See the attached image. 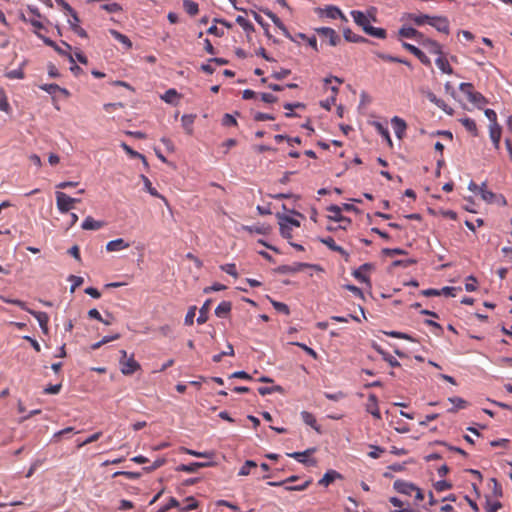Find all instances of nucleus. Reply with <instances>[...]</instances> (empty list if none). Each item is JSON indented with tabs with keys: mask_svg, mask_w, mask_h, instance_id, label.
<instances>
[{
	"mask_svg": "<svg viewBox=\"0 0 512 512\" xmlns=\"http://www.w3.org/2000/svg\"><path fill=\"white\" fill-rule=\"evenodd\" d=\"M459 89L466 95L468 101L478 108H482V106L488 102L480 92L474 90V86L471 83H461Z\"/></svg>",
	"mask_w": 512,
	"mask_h": 512,
	"instance_id": "obj_1",
	"label": "nucleus"
},
{
	"mask_svg": "<svg viewBox=\"0 0 512 512\" xmlns=\"http://www.w3.org/2000/svg\"><path fill=\"white\" fill-rule=\"evenodd\" d=\"M122 357L119 360L120 370L122 374L128 376L132 375L136 371L140 370V364L134 359V356L131 355L128 357L127 352L125 350L120 351Z\"/></svg>",
	"mask_w": 512,
	"mask_h": 512,
	"instance_id": "obj_2",
	"label": "nucleus"
},
{
	"mask_svg": "<svg viewBox=\"0 0 512 512\" xmlns=\"http://www.w3.org/2000/svg\"><path fill=\"white\" fill-rule=\"evenodd\" d=\"M55 196L57 209L62 214L69 212L76 203L80 202V199L72 198L66 193L60 191H57Z\"/></svg>",
	"mask_w": 512,
	"mask_h": 512,
	"instance_id": "obj_3",
	"label": "nucleus"
},
{
	"mask_svg": "<svg viewBox=\"0 0 512 512\" xmlns=\"http://www.w3.org/2000/svg\"><path fill=\"white\" fill-rule=\"evenodd\" d=\"M36 35L41 38L47 46L52 47L59 55L66 56L69 61L74 64L75 60L73 55L69 52L71 50V46L68 43L62 41V45L65 46V49H63L50 38L43 36L40 32H36Z\"/></svg>",
	"mask_w": 512,
	"mask_h": 512,
	"instance_id": "obj_4",
	"label": "nucleus"
},
{
	"mask_svg": "<svg viewBox=\"0 0 512 512\" xmlns=\"http://www.w3.org/2000/svg\"><path fill=\"white\" fill-rule=\"evenodd\" d=\"M315 32L326 38L328 40L329 45L331 46H337L341 42L340 36L337 34V32L330 28V27H319L315 28Z\"/></svg>",
	"mask_w": 512,
	"mask_h": 512,
	"instance_id": "obj_5",
	"label": "nucleus"
},
{
	"mask_svg": "<svg viewBox=\"0 0 512 512\" xmlns=\"http://www.w3.org/2000/svg\"><path fill=\"white\" fill-rule=\"evenodd\" d=\"M317 12L321 17H326V18H330V19L340 18L343 21H347V18L342 13V11L337 6H334V5H328L324 8H319L317 10Z\"/></svg>",
	"mask_w": 512,
	"mask_h": 512,
	"instance_id": "obj_6",
	"label": "nucleus"
},
{
	"mask_svg": "<svg viewBox=\"0 0 512 512\" xmlns=\"http://www.w3.org/2000/svg\"><path fill=\"white\" fill-rule=\"evenodd\" d=\"M428 24L434 27L439 32L448 34L449 33V21L446 17L442 16H430Z\"/></svg>",
	"mask_w": 512,
	"mask_h": 512,
	"instance_id": "obj_7",
	"label": "nucleus"
},
{
	"mask_svg": "<svg viewBox=\"0 0 512 512\" xmlns=\"http://www.w3.org/2000/svg\"><path fill=\"white\" fill-rule=\"evenodd\" d=\"M320 242L326 245L330 250L339 253L346 262L349 261L350 255L349 253L343 249L341 246L337 245L335 240L332 237L321 238Z\"/></svg>",
	"mask_w": 512,
	"mask_h": 512,
	"instance_id": "obj_8",
	"label": "nucleus"
},
{
	"mask_svg": "<svg viewBox=\"0 0 512 512\" xmlns=\"http://www.w3.org/2000/svg\"><path fill=\"white\" fill-rule=\"evenodd\" d=\"M27 312L29 314L33 315L37 319L42 332L44 334H48V332H49V328H48L49 316H48V314L46 312L35 311L30 308L28 309Z\"/></svg>",
	"mask_w": 512,
	"mask_h": 512,
	"instance_id": "obj_9",
	"label": "nucleus"
},
{
	"mask_svg": "<svg viewBox=\"0 0 512 512\" xmlns=\"http://www.w3.org/2000/svg\"><path fill=\"white\" fill-rule=\"evenodd\" d=\"M366 411L374 418L381 419V413L378 406V398L375 394H369L368 402L366 404Z\"/></svg>",
	"mask_w": 512,
	"mask_h": 512,
	"instance_id": "obj_10",
	"label": "nucleus"
},
{
	"mask_svg": "<svg viewBox=\"0 0 512 512\" xmlns=\"http://www.w3.org/2000/svg\"><path fill=\"white\" fill-rule=\"evenodd\" d=\"M393 488L401 494L405 495H411L414 490L416 489V486L413 483L404 481V480H396L393 483Z\"/></svg>",
	"mask_w": 512,
	"mask_h": 512,
	"instance_id": "obj_11",
	"label": "nucleus"
},
{
	"mask_svg": "<svg viewBox=\"0 0 512 512\" xmlns=\"http://www.w3.org/2000/svg\"><path fill=\"white\" fill-rule=\"evenodd\" d=\"M315 451H316L315 448H309L303 452H293V453H288L287 455L291 458H294L295 460H297L300 463L314 465L316 463V461L315 460H307V457L309 455L313 454Z\"/></svg>",
	"mask_w": 512,
	"mask_h": 512,
	"instance_id": "obj_12",
	"label": "nucleus"
},
{
	"mask_svg": "<svg viewBox=\"0 0 512 512\" xmlns=\"http://www.w3.org/2000/svg\"><path fill=\"white\" fill-rule=\"evenodd\" d=\"M391 123H392L393 129H394V132H395V135L397 136V138L402 139V137L404 136L405 131L407 129L406 122L402 118H400L398 116H394L391 119Z\"/></svg>",
	"mask_w": 512,
	"mask_h": 512,
	"instance_id": "obj_13",
	"label": "nucleus"
},
{
	"mask_svg": "<svg viewBox=\"0 0 512 512\" xmlns=\"http://www.w3.org/2000/svg\"><path fill=\"white\" fill-rule=\"evenodd\" d=\"M130 247V243L126 242L123 238H118L112 241H109L106 244V250L108 252H116L127 249Z\"/></svg>",
	"mask_w": 512,
	"mask_h": 512,
	"instance_id": "obj_14",
	"label": "nucleus"
},
{
	"mask_svg": "<svg viewBox=\"0 0 512 512\" xmlns=\"http://www.w3.org/2000/svg\"><path fill=\"white\" fill-rule=\"evenodd\" d=\"M327 210L331 213V215L329 216L331 220H334L336 222H343L346 224L351 223V220L349 218L342 215L341 208L339 206L331 205L328 207Z\"/></svg>",
	"mask_w": 512,
	"mask_h": 512,
	"instance_id": "obj_15",
	"label": "nucleus"
},
{
	"mask_svg": "<svg viewBox=\"0 0 512 512\" xmlns=\"http://www.w3.org/2000/svg\"><path fill=\"white\" fill-rule=\"evenodd\" d=\"M210 465L211 463L193 462L190 464H181L176 468V470L186 473H195L198 469L208 467Z\"/></svg>",
	"mask_w": 512,
	"mask_h": 512,
	"instance_id": "obj_16",
	"label": "nucleus"
},
{
	"mask_svg": "<svg viewBox=\"0 0 512 512\" xmlns=\"http://www.w3.org/2000/svg\"><path fill=\"white\" fill-rule=\"evenodd\" d=\"M502 129L499 124H494L489 126V135L493 142L495 149H499L500 147V139H501Z\"/></svg>",
	"mask_w": 512,
	"mask_h": 512,
	"instance_id": "obj_17",
	"label": "nucleus"
},
{
	"mask_svg": "<svg viewBox=\"0 0 512 512\" xmlns=\"http://www.w3.org/2000/svg\"><path fill=\"white\" fill-rule=\"evenodd\" d=\"M105 223L103 221L95 220L93 217L88 216L82 222L83 230H99L104 227Z\"/></svg>",
	"mask_w": 512,
	"mask_h": 512,
	"instance_id": "obj_18",
	"label": "nucleus"
},
{
	"mask_svg": "<svg viewBox=\"0 0 512 512\" xmlns=\"http://www.w3.org/2000/svg\"><path fill=\"white\" fill-rule=\"evenodd\" d=\"M351 16L354 20V22L359 25L360 27H362V29L365 31V27H369L370 26V21L369 19L367 18V16L361 12V11H357V10H353L351 11Z\"/></svg>",
	"mask_w": 512,
	"mask_h": 512,
	"instance_id": "obj_19",
	"label": "nucleus"
},
{
	"mask_svg": "<svg viewBox=\"0 0 512 512\" xmlns=\"http://www.w3.org/2000/svg\"><path fill=\"white\" fill-rule=\"evenodd\" d=\"M448 401L453 404V407L447 410L448 413H456L458 410L465 409L468 402L460 397H449Z\"/></svg>",
	"mask_w": 512,
	"mask_h": 512,
	"instance_id": "obj_20",
	"label": "nucleus"
},
{
	"mask_svg": "<svg viewBox=\"0 0 512 512\" xmlns=\"http://www.w3.org/2000/svg\"><path fill=\"white\" fill-rule=\"evenodd\" d=\"M421 45H423L425 48L428 49V51L432 54H436V55H442L443 54V51H442V47L441 45L436 42L435 40H432V39H424L422 42H421Z\"/></svg>",
	"mask_w": 512,
	"mask_h": 512,
	"instance_id": "obj_21",
	"label": "nucleus"
},
{
	"mask_svg": "<svg viewBox=\"0 0 512 512\" xmlns=\"http://www.w3.org/2000/svg\"><path fill=\"white\" fill-rule=\"evenodd\" d=\"M232 309L230 301H222L215 309V315L219 318H226Z\"/></svg>",
	"mask_w": 512,
	"mask_h": 512,
	"instance_id": "obj_22",
	"label": "nucleus"
},
{
	"mask_svg": "<svg viewBox=\"0 0 512 512\" xmlns=\"http://www.w3.org/2000/svg\"><path fill=\"white\" fill-rule=\"evenodd\" d=\"M212 300L208 299L204 302L199 310V316L197 318L198 324H204L208 320V313L211 307Z\"/></svg>",
	"mask_w": 512,
	"mask_h": 512,
	"instance_id": "obj_23",
	"label": "nucleus"
},
{
	"mask_svg": "<svg viewBox=\"0 0 512 512\" xmlns=\"http://www.w3.org/2000/svg\"><path fill=\"white\" fill-rule=\"evenodd\" d=\"M436 66L445 74H452L453 69L450 66L446 57L442 55H438V58L435 60Z\"/></svg>",
	"mask_w": 512,
	"mask_h": 512,
	"instance_id": "obj_24",
	"label": "nucleus"
},
{
	"mask_svg": "<svg viewBox=\"0 0 512 512\" xmlns=\"http://www.w3.org/2000/svg\"><path fill=\"white\" fill-rule=\"evenodd\" d=\"M266 15L271 19V21L275 24V26L278 27L283 32V34L287 38L293 40V38L290 35L288 29L286 28V26L283 24V22L280 20V18L278 16H276L272 12H268V13H266Z\"/></svg>",
	"mask_w": 512,
	"mask_h": 512,
	"instance_id": "obj_25",
	"label": "nucleus"
},
{
	"mask_svg": "<svg viewBox=\"0 0 512 512\" xmlns=\"http://www.w3.org/2000/svg\"><path fill=\"white\" fill-rule=\"evenodd\" d=\"M337 478H341V475L335 470H329L319 480V485L328 486Z\"/></svg>",
	"mask_w": 512,
	"mask_h": 512,
	"instance_id": "obj_26",
	"label": "nucleus"
},
{
	"mask_svg": "<svg viewBox=\"0 0 512 512\" xmlns=\"http://www.w3.org/2000/svg\"><path fill=\"white\" fill-rule=\"evenodd\" d=\"M399 35L403 38H409V39H414L415 37H422V33L419 32L418 30H416L415 28L405 27V26H403L399 30Z\"/></svg>",
	"mask_w": 512,
	"mask_h": 512,
	"instance_id": "obj_27",
	"label": "nucleus"
},
{
	"mask_svg": "<svg viewBox=\"0 0 512 512\" xmlns=\"http://www.w3.org/2000/svg\"><path fill=\"white\" fill-rule=\"evenodd\" d=\"M407 18L408 20L412 21L415 25L422 26L426 23L428 24L430 16L425 14L410 13L408 14Z\"/></svg>",
	"mask_w": 512,
	"mask_h": 512,
	"instance_id": "obj_28",
	"label": "nucleus"
},
{
	"mask_svg": "<svg viewBox=\"0 0 512 512\" xmlns=\"http://www.w3.org/2000/svg\"><path fill=\"white\" fill-rule=\"evenodd\" d=\"M183 9L190 16H195L199 12L198 4L192 0H183Z\"/></svg>",
	"mask_w": 512,
	"mask_h": 512,
	"instance_id": "obj_29",
	"label": "nucleus"
},
{
	"mask_svg": "<svg viewBox=\"0 0 512 512\" xmlns=\"http://www.w3.org/2000/svg\"><path fill=\"white\" fill-rule=\"evenodd\" d=\"M141 179L143 180L145 190L150 195L165 200V198L161 194H159L158 191L152 186V183L148 177H146L145 175H141Z\"/></svg>",
	"mask_w": 512,
	"mask_h": 512,
	"instance_id": "obj_30",
	"label": "nucleus"
},
{
	"mask_svg": "<svg viewBox=\"0 0 512 512\" xmlns=\"http://www.w3.org/2000/svg\"><path fill=\"white\" fill-rule=\"evenodd\" d=\"M109 32L116 40L124 44L127 49H130L132 47V42L126 35L120 33L115 29H110Z\"/></svg>",
	"mask_w": 512,
	"mask_h": 512,
	"instance_id": "obj_31",
	"label": "nucleus"
},
{
	"mask_svg": "<svg viewBox=\"0 0 512 512\" xmlns=\"http://www.w3.org/2000/svg\"><path fill=\"white\" fill-rule=\"evenodd\" d=\"M122 149L132 158H139L142 160L145 166H148L147 160L144 155L139 152L133 150L130 146H128L125 142L121 143Z\"/></svg>",
	"mask_w": 512,
	"mask_h": 512,
	"instance_id": "obj_32",
	"label": "nucleus"
},
{
	"mask_svg": "<svg viewBox=\"0 0 512 512\" xmlns=\"http://www.w3.org/2000/svg\"><path fill=\"white\" fill-rule=\"evenodd\" d=\"M365 33H367L370 36L379 38V39H384L386 37L385 29L373 27L371 25L369 27H365Z\"/></svg>",
	"mask_w": 512,
	"mask_h": 512,
	"instance_id": "obj_33",
	"label": "nucleus"
},
{
	"mask_svg": "<svg viewBox=\"0 0 512 512\" xmlns=\"http://www.w3.org/2000/svg\"><path fill=\"white\" fill-rule=\"evenodd\" d=\"M343 35H344L345 40L348 42L361 43V42L367 41L366 38L353 33L350 29L344 30Z\"/></svg>",
	"mask_w": 512,
	"mask_h": 512,
	"instance_id": "obj_34",
	"label": "nucleus"
},
{
	"mask_svg": "<svg viewBox=\"0 0 512 512\" xmlns=\"http://www.w3.org/2000/svg\"><path fill=\"white\" fill-rule=\"evenodd\" d=\"M195 115H183L181 118L182 126L188 134L193 132V123Z\"/></svg>",
	"mask_w": 512,
	"mask_h": 512,
	"instance_id": "obj_35",
	"label": "nucleus"
},
{
	"mask_svg": "<svg viewBox=\"0 0 512 512\" xmlns=\"http://www.w3.org/2000/svg\"><path fill=\"white\" fill-rule=\"evenodd\" d=\"M479 193L481 194L482 199L488 203L494 202L495 199L498 197L495 193L486 189V183L481 184Z\"/></svg>",
	"mask_w": 512,
	"mask_h": 512,
	"instance_id": "obj_36",
	"label": "nucleus"
},
{
	"mask_svg": "<svg viewBox=\"0 0 512 512\" xmlns=\"http://www.w3.org/2000/svg\"><path fill=\"white\" fill-rule=\"evenodd\" d=\"M460 122L466 128V130L469 131L473 136L478 135L477 125L473 119L464 118V119H461Z\"/></svg>",
	"mask_w": 512,
	"mask_h": 512,
	"instance_id": "obj_37",
	"label": "nucleus"
},
{
	"mask_svg": "<svg viewBox=\"0 0 512 512\" xmlns=\"http://www.w3.org/2000/svg\"><path fill=\"white\" fill-rule=\"evenodd\" d=\"M236 23L240 25L246 33L254 32L253 24L245 17L239 15L236 17Z\"/></svg>",
	"mask_w": 512,
	"mask_h": 512,
	"instance_id": "obj_38",
	"label": "nucleus"
},
{
	"mask_svg": "<svg viewBox=\"0 0 512 512\" xmlns=\"http://www.w3.org/2000/svg\"><path fill=\"white\" fill-rule=\"evenodd\" d=\"M374 127L376 128L377 132L387 141V143L390 146H392V140H391L388 129L379 122H375Z\"/></svg>",
	"mask_w": 512,
	"mask_h": 512,
	"instance_id": "obj_39",
	"label": "nucleus"
},
{
	"mask_svg": "<svg viewBox=\"0 0 512 512\" xmlns=\"http://www.w3.org/2000/svg\"><path fill=\"white\" fill-rule=\"evenodd\" d=\"M0 110L5 112V113H10L11 112V107H10V104L8 102L7 95H6L5 91L1 87H0Z\"/></svg>",
	"mask_w": 512,
	"mask_h": 512,
	"instance_id": "obj_40",
	"label": "nucleus"
},
{
	"mask_svg": "<svg viewBox=\"0 0 512 512\" xmlns=\"http://www.w3.org/2000/svg\"><path fill=\"white\" fill-rule=\"evenodd\" d=\"M301 416H302V419L304 421L305 424L311 426L312 428H314L315 430H319V428L317 427V421H316V418L313 416V414L307 412V411H303L301 413Z\"/></svg>",
	"mask_w": 512,
	"mask_h": 512,
	"instance_id": "obj_41",
	"label": "nucleus"
},
{
	"mask_svg": "<svg viewBox=\"0 0 512 512\" xmlns=\"http://www.w3.org/2000/svg\"><path fill=\"white\" fill-rule=\"evenodd\" d=\"M369 266H370L369 264H363V265H361L357 270H355V271L353 272V276H354L357 280H359V281H361V282H368V281H369V279H368V277L364 274V271H365V270H367V269L369 268Z\"/></svg>",
	"mask_w": 512,
	"mask_h": 512,
	"instance_id": "obj_42",
	"label": "nucleus"
},
{
	"mask_svg": "<svg viewBox=\"0 0 512 512\" xmlns=\"http://www.w3.org/2000/svg\"><path fill=\"white\" fill-rule=\"evenodd\" d=\"M256 467H257V463L255 461L247 460V461H245L243 466L240 468L238 475L247 476L250 474V469L256 468Z\"/></svg>",
	"mask_w": 512,
	"mask_h": 512,
	"instance_id": "obj_43",
	"label": "nucleus"
},
{
	"mask_svg": "<svg viewBox=\"0 0 512 512\" xmlns=\"http://www.w3.org/2000/svg\"><path fill=\"white\" fill-rule=\"evenodd\" d=\"M0 300H2L5 303H8V304L16 305V306L20 307L21 309H23L26 312L29 309V307H27V305H26V303L24 301H21V300H18V299H9V298L1 295L0 296Z\"/></svg>",
	"mask_w": 512,
	"mask_h": 512,
	"instance_id": "obj_44",
	"label": "nucleus"
},
{
	"mask_svg": "<svg viewBox=\"0 0 512 512\" xmlns=\"http://www.w3.org/2000/svg\"><path fill=\"white\" fill-rule=\"evenodd\" d=\"M280 233L285 238L290 240L292 238V227L285 222H279Z\"/></svg>",
	"mask_w": 512,
	"mask_h": 512,
	"instance_id": "obj_45",
	"label": "nucleus"
},
{
	"mask_svg": "<svg viewBox=\"0 0 512 512\" xmlns=\"http://www.w3.org/2000/svg\"><path fill=\"white\" fill-rule=\"evenodd\" d=\"M220 269L224 271L225 273L233 276L234 278L238 277L236 265L234 263H227L220 266Z\"/></svg>",
	"mask_w": 512,
	"mask_h": 512,
	"instance_id": "obj_46",
	"label": "nucleus"
},
{
	"mask_svg": "<svg viewBox=\"0 0 512 512\" xmlns=\"http://www.w3.org/2000/svg\"><path fill=\"white\" fill-rule=\"evenodd\" d=\"M179 97V94L175 89H169L165 92V94L161 97L167 103H174L175 99Z\"/></svg>",
	"mask_w": 512,
	"mask_h": 512,
	"instance_id": "obj_47",
	"label": "nucleus"
},
{
	"mask_svg": "<svg viewBox=\"0 0 512 512\" xmlns=\"http://www.w3.org/2000/svg\"><path fill=\"white\" fill-rule=\"evenodd\" d=\"M279 222H285L290 225V227H300V222L292 217L286 215H278Z\"/></svg>",
	"mask_w": 512,
	"mask_h": 512,
	"instance_id": "obj_48",
	"label": "nucleus"
},
{
	"mask_svg": "<svg viewBox=\"0 0 512 512\" xmlns=\"http://www.w3.org/2000/svg\"><path fill=\"white\" fill-rule=\"evenodd\" d=\"M226 355H228V356H233L234 355V349H233V346L231 344H228V351H223V352H221L219 354L214 355L213 356V361L215 363H218Z\"/></svg>",
	"mask_w": 512,
	"mask_h": 512,
	"instance_id": "obj_49",
	"label": "nucleus"
},
{
	"mask_svg": "<svg viewBox=\"0 0 512 512\" xmlns=\"http://www.w3.org/2000/svg\"><path fill=\"white\" fill-rule=\"evenodd\" d=\"M271 303L275 310H277L278 312L284 313L286 315H289L290 310H289V307L285 303L274 301V300H272Z\"/></svg>",
	"mask_w": 512,
	"mask_h": 512,
	"instance_id": "obj_50",
	"label": "nucleus"
},
{
	"mask_svg": "<svg viewBox=\"0 0 512 512\" xmlns=\"http://www.w3.org/2000/svg\"><path fill=\"white\" fill-rule=\"evenodd\" d=\"M196 314V306H191L185 316V325L191 326L194 323V317Z\"/></svg>",
	"mask_w": 512,
	"mask_h": 512,
	"instance_id": "obj_51",
	"label": "nucleus"
},
{
	"mask_svg": "<svg viewBox=\"0 0 512 512\" xmlns=\"http://www.w3.org/2000/svg\"><path fill=\"white\" fill-rule=\"evenodd\" d=\"M425 324L432 327L433 334L440 336L443 333V328L439 323H437L433 320H425Z\"/></svg>",
	"mask_w": 512,
	"mask_h": 512,
	"instance_id": "obj_52",
	"label": "nucleus"
},
{
	"mask_svg": "<svg viewBox=\"0 0 512 512\" xmlns=\"http://www.w3.org/2000/svg\"><path fill=\"white\" fill-rule=\"evenodd\" d=\"M183 451L189 455L200 457V458H212L213 454L211 452H198L195 450H191L188 448H184Z\"/></svg>",
	"mask_w": 512,
	"mask_h": 512,
	"instance_id": "obj_53",
	"label": "nucleus"
},
{
	"mask_svg": "<svg viewBox=\"0 0 512 512\" xmlns=\"http://www.w3.org/2000/svg\"><path fill=\"white\" fill-rule=\"evenodd\" d=\"M383 254L389 257H393L395 255H404L407 254V252L400 248H385L383 249Z\"/></svg>",
	"mask_w": 512,
	"mask_h": 512,
	"instance_id": "obj_54",
	"label": "nucleus"
},
{
	"mask_svg": "<svg viewBox=\"0 0 512 512\" xmlns=\"http://www.w3.org/2000/svg\"><path fill=\"white\" fill-rule=\"evenodd\" d=\"M502 507L499 501H487L485 505V512H497Z\"/></svg>",
	"mask_w": 512,
	"mask_h": 512,
	"instance_id": "obj_55",
	"label": "nucleus"
},
{
	"mask_svg": "<svg viewBox=\"0 0 512 512\" xmlns=\"http://www.w3.org/2000/svg\"><path fill=\"white\" fill-rule=\"evenodd\" d=\"M370 448L372 450L368 453V456L373 459L379 458L385 452V449L380 446L371 445Z\"/></svg>",
	"mask_w": 512,
	"mask_h": 512,
	"instance_id": "obj_56",
	"label": "nucleus"
},
{
	"mask_svg": "<svg viewBox=\"0 0 512 512\" xmlns=\"http://www.w3.org/2000/svg\"><path fill=\"white\" fill-rule=\"evenodd\" d=\"M476 283H477V280L474 276H468L466 278V282H465L466 291H468V292L475 291L477 288Z\"/></svg>",
	"mask_w": 512,
	"mask_h": 512,
	"instance_id": "obj_57",
	"label": "nucleus"
},
{
	"mask_svg": "<svg viewBox=\"0 0 512 512\" xmlns=\"http://www.w3.org/2000/svg\"><path fill=\"white\" fill-rule=\"evenodd\" d=\"M69 281L72 282L70 291L73 293L75 289L83 284V278L80 276L71 275Z\"/></svg>",
	"mask_w": 512,
	"mask_h": 512,
	"instance_id": "obj_58",
	"label": "nucleus"
},
{
	"mask_svg": "<svg viewBox=\"0 0 512 512\" xmlns=\"http://www.w3.org/2000/svg\"><path fill=\"white\" fill-rule=\"evenodd\" d=\"M101 436H102V432H100V431L92 434L91 436L86 438L83 442L79 443L78 448H81L87 444L97 441Z\"/></svg>",
	"mask_w": 512,
	"mask_h": 512,
	"instance_id": "obj_59",
	"label": "nucleus"
},
{
	"mask_svg": "<svg viewBox=\"0 0 512 512\" xmlns=\"http://www.w3.org/2000/svg\"><path fill=\"white\" fill-rule=\"evenodd\" d=\"M324 396L329 400L339 401L341 399H344L346 397V394L342 391H338L336 393L325 392Z\"/></svg>",
	"mask_w": 512,
	"mask_h": 512,
	"instance_id": "obj_60",
	"label": "nucleus"
},
{
	"mask_svg": "<svg viewBox=\"0 0 512 512\" xmlns=\"http://www.w3.org/2000/svg\"><path fill=\"white\" fill-rule=\"evenodd\" d=\"M102 9H104L105 11H107L109 13H116V12L121 11L122 8L118 3L114 2V3L102 5Z\"/></svg>",
	"mask_w": 512,
	"mask_h": 512,
	"instance_id": "obj_61",
	"label": "nucleus"
},
{
	"mask_svg": "<svg viewBox=\"0 0 512 512\" xmlns=\"http://www.w3.org/2000/svg\"><path fill=\"white\" fill-rule=\"evenodd\" d=\"M434 487L437 491L443 492V491L450 489L452 487V485L445 480H440L434 484Z\"/></svg>",
	"mask_w": 512,
	"mask_h": 512,
	"instance_id": "obj_62",
	"label": "nucleus"
},
{
	"mask_svg": "<svg viewBox=\"0 0 512 512\" xmlns=\"http://www.w3.org/2000/svg\"><path fill=\"white\" fill-rule=\"evenodd\" d=\"M6 77H8L9 79H23L24 72L22 69H14L7 72Z\"/></svg>",
	"mask_w": 512,
	"mask_h": 512,
	"instance_id": "obj_63",
	"label": "nucleus"
},
{
	"mask_svg": "<svg viewBox=\"0 0 512 512\" xmlns=\"http://www.w3.org/2000/svg\"><path fill=\"white\" fill-rule=\"evenodd\" d=\"M222 124L224 126H236L237 125V121L234 118V116H232L231 114L226 113L223 116Z\"/></svg>",
	"mask_w": 512,
	"mask_h": 512,
	"instance_id": "obj_64",
	"label": "nucleus"
}]
</instances>
